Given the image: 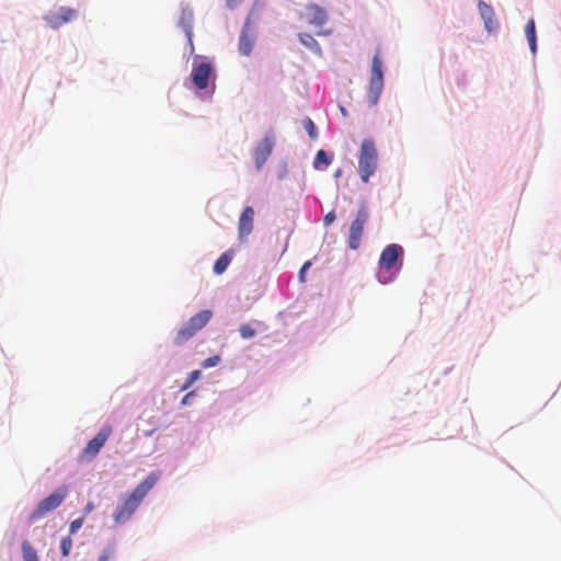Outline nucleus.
<instances>
[{
    "instance_id": "1",
    "label": "nucleus",
    "mask_w": 561,
    "mask_h": 561,
    "mask_svg": "<svg viewBox=\"0 0 561 561\" xmlns=\"http://www.w3.org/2000/svg\"><path fill=\"white\" fill-rule=\"evenodd\" d=\"M160 476V471L151 472L141 483H139L131 491L129 495L123 499L122 503L116 507L115 512L113 513V519L115 525H124L131 518V516L140 506L141 502L144 501L148 492L158 482Z\"/></svg>"
},
{
    "instance_id": "2",
    "label": "nucleus",
    "mask_w": 561,
    "mask_h": 561,
    "mask_svg": "<svg viewBox=\"0 0 561 561\" xmlns=\"http://www.w3.org/2000/svg\"><path fill=\"white\" fill-rule=\"evenodd\" d=\"M213 312L202 310L192 316L176 332L173 342L175 345H183L196 335L210 321Z\"/></svg>"
},
{
    "instance_id": "3",
    "label": "nucleus",
    "mask_w": 561,
    "mask_h": 561,
    "mask_svg": "<svg viewBox=\"0 0 561 561\" xmlns=\"http://www.w3.org/2000/svg\"><path fill=\"white\" fill-rule=\"evenodd\" d=\"M378 153L375 142L370 139H365L360 146V152L358 158V172L360 180L364 183L369 181V178L377 170Z\"/></svg>"
},
{
    "instance_id": "4",
    "label": "nucleus",
    "mask_w": 561,
    "mask_h": 561,
    "mask_svg": "<svg viewBox=\"0 0 561 561\" xmlns=\"http://www.w3.org/2000/svg\"><path fill=\"white\" fill-rule=\"evenodd\" d=\"M383 90L382 61L377 53L371 59L370 79L367 92V100L370 106H375Z\"/></svg>"
},
{
    "instance_id": "5",
    "label": "nucleus",
    "mask_w": 561,
    "mask_h": 561,
    "mask_svg": "<svg viewBox=\"0 0 561 561\" xmlns=\"http://www.w3.org/2000/svg\"><path fill=\"white\" fill-rule=\"evenodd\" d=\"M68 493V488L66 485L59 486L55 492L50 495L42 500L36 508L30 514L28 523L33 524L36 520L41 519L43 516L48 514L49 512L56 510L61 505L64 500L66 499Z\"/></svg>"
},
{
    "instance_id": "6",
    "label": "nucleus",
    "mask_w": 561,
    "mask_h": 561,
    "mask_svg": "<svg viewBox=\"0 0 561 561\" xmlns=\"http://www.w3.org/2000/svg\"><path fill=\"white\" fill-rule=\"evenodd\" d=\"M368 219V211L365 206H362L356 218L352 221L350 227L348 247L352 250H357L360 245L362 236L364 232V226Z\"/></svg>"
},
{
    "instance_id": "7",
    "label": "nucleus",
    "mask_w": 561,
    "mask_h": 561,
    "mask_svg": "<svg viewBox=\"0 0 561 561\" xmlns=\"http://www.w3.org/2000/svg\"><path fill=\"white\" fill-rule=\"evenodd\" d=\"M78 16V11L67 7H60L55 11L48 12L44 20L51 28H59L64 24L69 23L76 20Z\"/></svg>"
},
{
    "instance_id": "8",
    "label": "nucleus",
    "mask_w": 561,
    "mask_h": 561,
    "mask_svg": "<svg viewBox=\"0 0 561 561\" xmlns=\"http://www.w3.org/2000/svg\"><path fill=\"white\" fill-rule=\"evenodd\" d=\"M112 434V427L110 425L103 426L95 437L88 442L87 446L82 451V458L91 459L94 458L101 448L105 445L106 440Z\"/></svg>"
},
{
    "instance_id": "9",
    "label": "nucleus",
    "mask_w": 561,
    "mask_h": 561,
    "mask_svg": "<svg viewBox=\"0 0 561 561\" xmlns=\"http://www.w3.org/2000/svg\"><path fill=\"white\" fill-rule=\"evenodd\" d=\"M211 71L213 67L209 61L194 62L191 72L194 87L198 90L207 89Z\"/></svg>"
},
{
    "instance_id": "10",
    "label": "nucleus",
    "mask_w": 561,
    "mask_h": 561,
    "mask_svg": "<svg viewBox=\"0 0 561 561\" xmlns=\"http://www.w3.org/2000/svg\"><path fill=\"white\" fill-rule=\"evenodd\" d=\"M403 255V248L392 243L387 245L379 257V267L381 270H390L396 266L400 256Z\"/></svg>"
},
{
    "instance_id": "11",
    "label": "nucleus",
    "mask_w": 561,
    "mask_h": 561,
    "mask_svg": "<svg viewBox=\"0 0 561 561\" xmlns=\"http://www.w3.org/2000/svg\"><path fill=\"white\" fill-rule=\"evenodd\" d=\"M302 18L308 24L321 27L328 21V13L323 8L312 3L306 7Z\"/></svg>"
},
{
    "instance_id": "12",
    "label": "nucleus",
    "mask_w": 561,
    "mask_h": 561,
    "mask_svg": "<svg viewBox=\"0 0 561 561\" xmlns=\"http://www.w3.org/2000/svg\"><path fill=\"white\" fill-rule=\"evenodd\" d=\"M254 209L247 206L240 215L238 224L239 239L243 241L253 230Z\"/></svg>"
},
{
    "instance_id": "13",
    "label": "nucleus",
    "mask_w": 561,
    "mask_h": 561,
    "mask_svg": "<svg viewBox=\"0 0 561 561\" xmlns=\"http://www.w3.org/2000/svg\"><path fill=\"white\" fill-rule=\"evenodd\" d=\"M274 148V141L271 137H264L256 146L254 151V161L257 169H261L271 156Z\"/></svg>"
},
{
    "instance_id": "14",
    "label": "nucleus",
    "mask_w": 561,
    "mask_h": 561,
    "mask_svg": "<svg viewBox=\"0 0 561 561\" xmlns=\"http://www.w3.org/2000/svg\"><path fill=\"white\" fill-rule=\"evenodd\" d=\"M479 12L483 19L484 26L488 32H493L497 28V21L494 16V11L491 5L483 1L479 2Z\"/></svg>"
},
{
    "instance_id": "15",
    "label": "nucleus",
    "mask_w": 561,
    "mask_h": 561,
    "mask_svg": "<svg viewBox=\"0 0 561 561\" xmlns=\"http://www.w3.org/2000/svg\"><path fill=\"white\" fill-rule=\"evenodd\" d=\"M233 257H234V250L229 249L226 252H224L219 256V259L215 262L214 272L217 275L222 274L228 268V266L231 263V261L233 260Z\"/></svg>"
},
{
    "instance_id": "16",
    "label": "nucleus",
    "mask_w": 561,
    "mask_h": 561,
    "mask_svg": "<svg viewBox=\"0 0 561 561\" xmlns=\"http://www.w3.org/2000/svg\"><path fill=\"white\" fill-rule=\"evenodd\" d=\"M254 45L253 37L249 34V31L244 27L239 38V51L244 56H249Z\"/></svg>"
},
{
    "instance_id": "17",
    "label": "nucleus",
    "mask_w": 561,
    "mask_h": 561,
    "mask_svg": "<svg viewBox=\"0 0 561 561\" xmlns=\"http://www.w3.org/2000/svg\"><path fill=\"white\" fill-rule=\"evenodd\" d=\"M525 34L529 43L530 50L535 54L537 50V37L535 21L530 19L525 26Z\"/></svg>"
},
{
    "instance_id": "18",
    "label": "nucleus",
    "mask_w": 561,
    "mask_h": 561,
    "mask_svg": "<svg viewBox=\"0 0 561 561\" xmlns=\"http://www.w3.org/2000/svg\"><path fill=\"white\" fill-rule=\"evenodd\" d=\"M299 41L301 42V44L304 46H306L310 50H312L317 54H321V47L312 35H310L308 33H300Z\"/></svg>"
},
{
    "instance_id": "19",
    "label": "nucleus",
    "mask_w": 561,
    "mask_h": 561,
    "mask_svg": "<svg viewBox=\"0 0 561 561\" xmlns=\"http://www.w3.org/2000/svg\"><path fill=\"white\" fill-rule=\"evenodd\" d=\"M22 554L24 561H39L36 550L26 540L22 542Z\"/></svg>"
},
{
    "instance_id": "20",
    "label": "nucleus",
    "mask_w": 561,
    "mask_h": 561,
    "mask_svg": "<svg viewBox=\"0 0 561 561\" xmlns=\"http://www.w3.org/2000/svg\"><path fill=\"white\" fill-rule=\"evenodd\" d=\"M332 162V158L328 157L327 152L324 150H319L316 154L313 167L316 169H321V164H324V167L330 165Z\"/></svg>"
},
{
    "instance_id": "21",
    "label": "nucleus",
    "mask_w": 561,
    "mask_h": 561,
    "mask_svg": "<svg viewBox=\"0 0 561 561\" xmlns=\"http://www.w3.org/2000/svg\"><path fill=\"white\" fill-rule=\"evenodd\" d=\"M239 333L242 339L247 340L253 337L256 334V331L249 323H244L240 325Z\"/></svg>"
},
{
    "instance_id": "22",
    "label": "nucleus",
    "mask_w": 561,
    "mask_h": 561,
    "mask_svg": "<svg viewBox=\"0 0 561 561\" xmlns=\"http://www.w3.org/2000/svg\"><path fill=\"white\" fill-rule=\"evenodd\" d=\"M71 548H72V539H71V536L69 535V536L62 538L60 541V550H61L62 557H68L71 551Z\"/></svg>"
},
{
    "instance_id": "23",
    "label": "nucleus",
    "mask_w": 561,
    "mask_h": 561,
    "mask_svg": "<svg viewBox=\"0 0 561 561\" xmlns=\"http://www.w3.org/2000/svg\"><path fill=\"white\" fill-rule=\"evenodd\" d=\"M305 128L308 133V135L310 136L311 139H316L318 137V134H317V127L314 125V123L310 119V118H307L305 121Z\"/></svg>"
},
{
    "instance_id": "24",
    "label": "nucleus",
    "mask_w": 561,
    "mask_h": 561,
    "mask_svg": "<svg viewBox=\"0 0 561 561\" xmlns=\"http://www.w3.org/2000/svg\"><path fill=\"white\" fill-rule=\"evenodd\" d=\"M83 522V517L72 520L69 526V535L76 534L82 527Z\"/></svg>"
},
{
    "instance_id": "25",
    "label": "nucleus",
    "mask_w": 561,
    "mask_h": 561,
    "mask_svg": "<svg viewBox=\"0 0 561 561\" xmlns=\"http://www.w3.org/2000/svg\"><path fill=\"white\" fill-rule=\"evenodd\" d=\"M219 362H220V356L219 355H215V356L206 358L202 363V367L203 368H210V367L216 366Z\"/></svg>"
},
{
    "instance_id": "26",
    "label": "nucleus",
    "mask_w": 561,
    "mask_h": 561,
    "mask_svg": "<svg viewBox=\"0 0 561 561\" xmlns=\"http://www.w3.org/2000/svg\"><path fill=\"white\" fill-rule=\"evenodd\" d=\"M114 556V549L107 548L101 554L99 561H110V559Z\"/></svg>"
},
{
    "instance_id": "27",
    "label": "nucleus",
    "mask_w": 561,
    "mask_h": 561,
    "mask_svg": "<svg viewBox=\"0 0 561 561\" xmlns=\"http://www.w3.org/2000/svg\"><path fill=\"white\" fill-rule=\"evenodd\" d=\"M335 220V214L333 211L328 213L324 216L323 222L325 226L331 225Z\"/></svg>"
},
{
    "instance_id": "28",
    "label": "nucleus",
    "mask_w": 561,
    "mask_h": 561,
    "mask_svg": "<svg viewBox=\"0 0 561 561\" xmlns=\"http://www.w3.org/2000/svg\"><path fill=\"white\" fill-rule=\"evenodd\" d=\"M311 266V262L310 261H307L302 267L300 268L299 271V280H304L305 279V273L306 271Z\"/></svg>"
},
{
    "instance_id": "29",
    "label": "nucleus",
    "mask_w": 561,
    "mask_h": 561,
    "mask_svg": "<svg viewBox=\"0 0 561 561\" xmlns=\"http://www.w3.org/2000/svg\"><path fill=\"white\" fill-rule=\"evenodd\" d=\"M201 376V371L199 370H193L188 377H187V380H190V382H195Z\"/></svg>"
},
{
    "instance_id": "30",
    "label": "nucleus",
    "mask_w": 561,
    "mask_h": 561,
    "mask_svg": "<svg viewBox=\"0 0 561 561\" xmlns=\"http://www.w3.org/2000/svg\"><path fill=\"white\" fill-rule=\"evenodd\" d=\"M93 510H94L93 502H88L87 505L83 508V514L84 515L90 514Z\"/></svg>"
},
{
    "instance_id": "31",
    "label": "nucleus",
    "mask_w": 561,
    "mask_h": 561,
    "mask_svg": "<svg viewBox=\"0 0 561 561\" xmlns=\"http://www.w3.org/2000/svg\"><path fill=\"white\" fill-rule=\"evenodd\" d=\"M194 394V392H188L187 394H185V397L182 399V404H187L188 403V399Z\"/></svg>"
},
{
    "instance_id": "32",
    "label": "nucleus",
    "mask_w": 561,
    "mask_h": 561,
    "mask_svg": "<svg viewBox=\"0 0 561 561\" xmlns=\"http://www.w3.org/2000/svg\"><path fill=\"white\" fill-rule=\"evenodd\" d=\"M191 385H192V382H190V380L186 379L184 385L181 387V390L184 391V390L188 389L191 387Z\"/></svg>"
},
{
    "instance_id": "33",
    "label": "nucleus",
    "mask_w": 561,
    "mask_h": 561,
    "mask_svg": "<svg viewBox=\"0 0 561 561\" xmlns=\"http://www.w3.org/2000/svg\"><path fill=\"white\" fill-rule=\"evenodd\" d=\"M187 37H188V43H190L191 49L193 50L194 47H193L192 32L191 31H187Z\"/></svg>"
},
{
    "instance_id": "34",
    "label": "nucleus",
    "mask_w": 561,
    "mask_h": 561,
    "mask_svg": "<svg viewBox=\"0 0 561 561\" xmlns=\"http://www.w3.org/2000/svg\"><path fill=\"white\" fill-rule=\"evenodd\" d=\"M331 32L330 31H327V32H318L317 35H329Z\"/></svg>"
},
{
    "instance_id": "35",
    "label": "nucleus",
    "mask_w": 561,
    "mask_h": 561,
    "mask_svg": "<svg viewBox=\"0 0 561 561\" xmlns=\"http://www.w3.org/2000/svg\"><path fill=\"white\" fill-rule=\"evenodd\" d=\"M341 172H342L341 170H337L336 173H335V176L339 178L341 175Z\"/></svg>"
}]
</instances>
